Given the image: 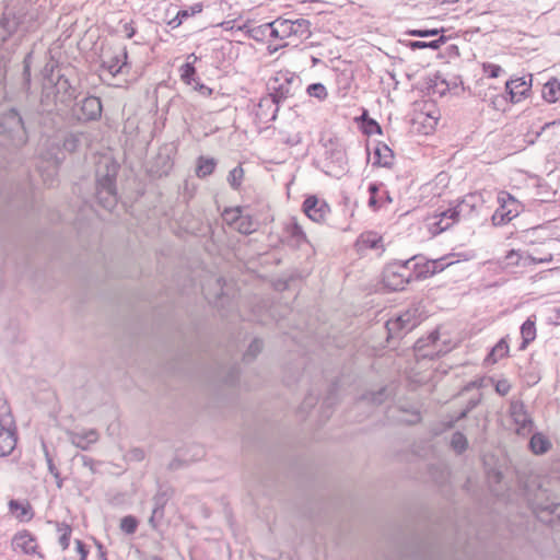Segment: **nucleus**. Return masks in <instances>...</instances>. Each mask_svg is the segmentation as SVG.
Wrapping results in <instances>:
<instances>
[{
  "label": "nucleus",
  "mask_w": 560,
  "mask_h": 560,
  "mask_svg": "<svg viewBox=\"0 0 560 560\" xmlns=\"http://www.w3.org/2000/svg\"><path fill=\"white\" fill-rule=\"evenodd\" d=\"M509 353V345L504 338H502L490 351L488 357L486 358L487 363L494 364L500 359L506 357Z\"/></svg>",
  "instance_id": "393cba45"
},
{
  "label": "nucleus",
  "mask_w": 560,
  "mask_h": 560,
  "mask_svg": "<svg viewBox=\"0 0 560 560\" xmlns=\"http://www.w3.org/2000/svg\"><path fill=\"white\" fill-rule=\"evenodd\" d=\"M194 89L198 91L202 96H210L212 94V89L199 81H196Z\"/></svg>",
  "instance_id": "6e6d98bb"
},
{
  "label": "nucleus",
  "mask_w": 560,
  "mask_h": 560,
  "mask_svg": "<svg viewBox=\"0 0 560 560\" xmlns=\"http://www.w3.org/2000/svg\"><path fill=\"white\" fill-rule=\"evenodd\" d=\"M374 154L377 159V164L386 167L392 165L394 159L393 151L386 144L376 147Z\"/></svg>",
  "instance_id": "c756f323"
},
{
  "label": "nucleus",
  "mask_w": 560,
  "mask_h": 560,
  "mask_svg": "<svg viewBox=\"0 0 560 560\" xmlns=\"http://www.w3.org/2000/svg\"><path fill=\"white\" fill-rule=\"evenodd\" d=\"M429 339H430L432 342H435V340L438 339V332H432V334L429 336Z\"/></svg>",
  "instance_id": "338daca9"
},
{
  "label": "nucleus",
  "mask_w": 560,
  "mask_h": 560,
  "mask_svg": "<svg viewBox=\"0 0 560 560\" xmlns=\"http://www.w3.org/2000/svg\"><path fill=\"white\" fill-rule=\"evenodd\" d=\"M156 518H161V517H160V514H153V513H152V515H151V516H150V518H149V524H150L153 528H156V522H155V520H156Z\"/></svg>",
  "instance_id": "e2e57ef3"
},
{
  "label": "nucleus",
  "mask_w": 560,
  "mask_h": 560,
  "mask_svg": "<svg viewBox=\"0 0 560 560\" xmlns=\"http://www.w3.org/2000/svg\"><path fill=\"white\" fill-rule=\"evenodd\" d=\"M280 103L270 94L260 98L257 108V116L265 121H272L277 118Z\"/></svg>",
  "instance_id": "f3484780"
},
{
  "label": "nucleus",
  "mask_w": 560,
  "mask_h": 560,
  "mask_svg": "<svg viewBox=\"0 0 560 560\" xmlns=\"http://www.w3.org/2000/svg\"><path fill=\"white\" fill-rule=\"evenodd\" d=\"M483 71L487 73L490 78H498L501 72L503 71L502 68L499 65L494 63H485L483 65Z\"/></svg>",
  "instance_id": "09e8293b"
},
{
  "label": "nucleus",
  "mask_w": 560,
  "mask_h": 560,
  "mask_svg": "<svg viewBox=\"0 0 560 560\" xmlns=\"http://www.w3.org/2000/svg\"><path fill=\"white\" fill-rule=\"evenodd\" d=\"M412 272V280L427 279L434 276V264L432 259H425L423 256H413L406 260Z\"/></svg>",
  "instance_id": "4468645a"
},
{
  "label": "nucleus",
  "mask_w": 560,
  "mask_h": 560,
  "mask_svg": "<svg viewBox=\"0 0 560 560\" xmlns=\"http://www.w3.org/2000/svg\"><path fill=\"white\" fill-rule=\"evenodd\" d=\"M411 281L412 272L406 260L390 262L383 270V283L392 291L404 290Z\"/></svg>",
  "instance_id": "20e7f679"
},
{
  "label": "nucleus",
  "mask_w": 560,
  "mask_h": 560,
  "mask_svg": "<svg viewBox=\"0 0 560 560\" xmlns=\"http://www.w3.org/2000/svg\"><path fill=\"white\" fill-rule=\"evenodd\" d=\"M197 60H198V57L195 54H190L187 56V61H190L191 66H194Z\"/></svg>",
  "instance_id": "0e129e2a"
},
{
  "label": "nucleus",
  "mask_w": 560,
  "mask_h": 560,
  "mask_svg": "<svg viewBox=\"0 0 560 560\" xmlns=\"http://www.w3.org/2000/svg\"><path fill=\"white\" fill-rule=\"evenodd\" d=\"M510 413L513 422L517 425V434H525L530 432L533 428V420L527 413L523 402L513 401L510 406Z\"/></svg>",
  "instance_id": "f8f14e48"
},
{
  "label": "nucleus",
  "mask_w": 560,
  "mask_h": 560,
  "mask_svg": "<svg viewBox=\"0 0 560 560\" xmlns=\"http://www.w3.org/2000/svg\"><path fill=\"white\" fill-rule=\"evenodd\" d=\"M0 133L7 135L13 145H22L26 141L23 120L15 109H10L0 117Z\"/></svg>",
  "instance_id": "39448f33"
},
{
  "label": "nucleus",
  "mask_w": 560,
  "mask_h": 560,
  "mask_svg": "<svg viewBox=\"0 0 560 560\" xmlns=\"http://www.w3.org/2000/svg\"><path fill=\"white\" fill-rule=\"evenodd\" d=\"M81 133H68L63 139V148L68 152H73L78 149L81 142Z\"/></svg>",
  "instance_id": "58836bf2"
},
{
  "label": "nucleus",
  "mask_w": 560,
  "mask_h": 560,
  "mask_svg": "<svg viewBox=\"0 0 560 560\" xmlns=\"http://www.w3.org/2000/svg\"><path fill=\"white\" fill-rule=\"evenodd\" d=\"M241 215L242 211L240 208H230L224 210L222 219L228 225L234 229Z\"/></svg>",
  "instance_id": "c9c22d12"
},
{
  "label": "nucleus",
  "mask_w": 560,
  "mask_h": 560,
  "mask_svg": "<svg viewBox=\"0 0 560 560\" xmlns=\"http://www.w3.org/2000/svg\"><path fill=\"white\" fill-rule=\"evenodd\" d=\"M451 445L457 453H463L468 445L467 439L463 433L455 432L452 436Z\"/></svg>",
  "instance_id": "a19ab883"
},
{
  "label": "nucleus",
  "mask_w": 560,
  "mask_h": 560,
  "mask_svg": "<svg viewBox=\"0 0 560 560\" xmlns=\"http://www.w3.org/2000/svg\"><path fill=\"white\" fill-rule=\"evenodd\" d=\"M542 98L548 103H556L560 100V81L556 78L548 80L541 90Z\"/></svg>",
  "instance_id": "5701e85b"
},
{
  "label": "nucleus",
  "mask_w": 560,
  "mask_h": 560,
  "mask_svg": "<svg viewBox=\"0 0 560 560\" xmlns=\"http://www.w3.org/2000/svg\"><path fill=\"white\" fill-rule=\"evenodd\" d=\"M215 166H217V161L213 158L200 156L198 159L196 174L200 178L209 176L213 173Z\"/></svg>",
  "instance_id": "bb28decb"
},
{
  "label": "nucleus",
  "mask_w": 560,
  "mask_h": 560,
  "mask_svg": "<svg viewBox=\"0 0 560 560\" xmlns=\"http://www.w3.org/2000/svg\"><path fill=\"white\" fill-rule=\"evenodd\" d=\"M370 199L369 206L373 209L381 207L385 203L393 201L388 190L384 188L383 184L373 183L369 186Z\"/></svg>",
  "instance_id": "6ab92c4d"
},
{
  "label": "nucleus",
  "mask_w": 560,
  "mask_h": 560,
  "mask_svg": "<svg viewBox=\"0 0 560 560\" xmlns=\"http://www.w3.org/2000/svg\"><path fill=\"white\" fill-rule=\"evenodd\" d=\"M262 350V341L259 339H254L250 345L248 346L247 351L244 354V361H252L254 360L258 353Z\"/></svg>",
  "instance_id": "ea45409f"
},
{
  "label": "nucleus",
  "mask_w": 560,
  "mask_h": 560,
  "mask_svg": "<svg viewBox=\"0 0 560 560\" xmlns=\"http://www.w3.org/2000/svg\"><path fill=\"white\" fill-rule=\"evenodd\" d=\"M524 259L530 260L534 264H540V262H549L552 259V254L548 253L545 256L536 257L533 255H527Z\"/></svg>",
  "instance_id": "864d4df0"
},
{
  "label": "nucleus",
  "mask_w": 560,
  "mask_h": 560,
  "mask_svg": "<svg viewBox=\"0 0 560 560\" xmlns=\"http://www.w3.org/2000/svg\"><path fill=\"white\" fill-rule=\"evenodd\" d=\"M261 28L269 30L270 36L279 39H287L292 37V20L278 18L270 23L260 25Z\"/></svg>",
  "instance_id": "dca6fc26"
},
{
  "label": "nucleus",
  "mask_w": 560,
  "mask_h": 560,
  "mask_svg": "<svg viewBox=\"0 0 560 560\" xmlns=\"http://www.w3.org/2000/svg\"><path fill=\"white\" fill-rule=\"evenodd\" d=\"M381 241V237L373 234L361 235L360 237V243L369 248H378Z\"/></svg>",
  "instance_id": "49530a36"
},
{
  "label": "nucleus",
  "mask_w": 560,
  "mask_h": 560,
  "mask_svg": "<svg viewBox=\"0 0 560 560\" xmlns=\"http://www.w3.org/2000/svg\"><path fill=\"white\" fill-rule=\"evenodd\" d=\"M500 207L492 214L494 225H503L516 218L523 210V206L509 192L501 191L498 195Z\"/></svg>",
  "instance_id": "423d86ee"
},
{
  "label": "nucleus",
  "mask_w": 560,
  "mask_h": 560,
  "mask_svg": "<svg viewBox=\"0 0 560 560\" xmlns=\"http://www.w3.org/2000/svg\"><path fill=\"white\" fill-rule=\"evenodd\" d=\"M369 126H370V129L368 130L369 133H372L374 130L376 132L381 133V127L375 120L371 119L369 121Z\"/></svg>",
  "instance_id": "13d9d810"
},
{
  "label": "nucleus",
  "mask_w": 560,
  "mask_h": 560,
  "mask_svg": "<svg viewBox=\"0 0 560 560\" xmlns=\"http://www.w3.org/2000/svg\"><path fill=\"white\" fill-rule=\"evenodd\" d=\"M284 235L288 238V241L294 246H300L301 244L306 242V235L302 226L294 218L290 219V221L285 224Z\"/></svg>",
  "instance_id": "aec40b11"
},
{
  "label": "nucleus",
  "mask_w": 560,
  "mask_h": 560,
  "mask_svg": "<svg viewBox=\"0 0 560 560\" xmlns=\"http://www.w3.org/2000/svg\"><path fill=\"white\" fill-rule=\"evenodd\" d=\"M202 4L201 3H195L192 4L189 9H185V10H182L177 13L176 18H174L170 24L173 26V27H177L178 25L182 24L183 22V19H186L188 16H192L197 13H200L202 11Z\"/></svg>",
  "instance_id": "7c9ffc66"
},
{
  "label": "nucleus",
  "mask_w": 560,
  "mask_h": 560,
  "mask_svg": "<svg viewBox=\"0 0 560 560\" xmlns=\"http://www.w3.org/2000/svg\"><path fill=\"white\" fill-rule=\"evenodd\" d=\"M42 176H43V180L46 185H48V186L54 185L55 179H54V177L50 178V174H48L47 176L45 174H42Z\"/></svg>",
  "instance_id": "680f3d73"
},
{
  "label": "nucleus",
  "mask_w": 560,
  "mask_h": 560,
  "mask_svg": "<svg viewBox=\"0 0 560 560\" xmlns=\"http://www.w3.org/2000/svg\"><path fill=\"white\" fill-rule=\"evenodd\" d=\"M533 75L529 74L528 79L525 77L514 78L505 83V91L510 96L511 103H518L527 97L532 90Z\"/></svg>",
  "instance_id": "9b49d317"
},
{
  "label": "nucleus",
  "mask_w": 560,
  "mask_h": 560,
  "mask_svg": "<svg viewBox=\"0 0 560 560\" xmlns=\"http://www.w3.org/2000/svg\"><path fill=\"white\" fill-rule=\"evenodd\" d=\"M521 259H523L522 254L518 250H510L505 256V261L508 266L518 265Z\"/></svg>",
  "instance_id": "8fccbe9b"
},
{
  "label": "nucleus",
  "mask_w": 560,
  "mask_h": 560,
  "mask_svg": "<svg viewBox=\"0 0 560 560\" xmlns=\"http://www.w3.org/2000/svg\"><path fill=\"white\" fill-rule=\"evenodd\" d=\"M55 86L58 95L61 92L63 93L61 96V102H66L67 100H71L75 96V90L70 85L69 80L62 75L58 78Z\"/></svg>",
  "instance_id": "c85d7f7f"
},
{
  "label": "nucleus",
  "mask_w": 560,
  "mask_h": 560,
  "mask_svg": "<svg viewBox=\"0 0 560 560\" xmlns=\"http://www.w3.org/2000/svg\"><path fill=\"white\" fill-rule=\"evenodd\" d=\"M12 544L15 549H20L27 555L34 553L36 551L35 538L26 530L16 534Z\"/></svg>",
  "instance_id": "412c9836"
},
{
  "label": "nucleus",
  "mask_w": 560,
  "mask_h": 560,
  "mask_svg": "<svg viewBox=\"0 0 560 560\" xmlns=\"http://www.w3.org/2000/svg\"><path fill=\"white\" fill-rule=\"evenodd\" d=\"M552 513H555L560 518V511L558 505L553 508Z\"/></svg>",
  "instance_id": "774afa93"
},
{
  "label": "nucleus",
  "mask_w": 560,
  "mask_h": 560,
  "mask_svg": "<svg viewBox=\"0 0 560 560\" xmlns=\"http://www.w3.org/2000/svg\"><path fill=\"white\" fill-rule=\"evenodd\" d=\"M301 89V79L292 72H278L268 82L269 93L281 104Z\"/></svg>",
  "instance_id": "f257e3e1"
},
{
  "label": "nucleus",
  "mask_w": 560,
  "mask_h": 560,
  "mask_svg": "<svg viewBox=\"0 0 560 560\" xmlns=\"http://www.w3.org/2000/svg\"><path fill=\"white\" fill-rule=\"evenodd\" d=\"M125 28L127 31V37L131 38L135 35V30L132 27H128V24L125 25Z\"/></svg>",
  "instance_id": "69168bd1"
},
{
  "label": "nucleus",
  "mask_w": 560,
  "mask_h": 560,
  "mask_svg": "<svg viewBox=\"0 0 560 560\" xmlns=\"http://www.w3.org/2000/svg\"><path fill=\"white\" fill-rule=\"evenodd\" d=\"M453 257H455V254H450V255L443 256L439 259H432V262H435L434 264V275L443 271L446 267L453 265L456 261V260L451 259Z\"/></svg>",
  "instance_id": "a18cd8bd"
},
{
  "label": "nucleus",
  "mask_w": 560,
  "mask_h": 560,
  "mask_svg": "<svg viewBox=\"0 0 560 560\" xmlns=\"http://www.w3.org/2000/svg\"><path fill=\"white\" fill-rule=\"evenodd\" d=\"M389 397L387 387H382L377 392H372L362 397V401L381 405Z\"/></svg>",
  "instance_id": "2f4dec72"
},
{
  "label": "nucleus",
  "mask_w": 560,
  "mask_h": 560,
  "mask_svg": "<svg viewBox=\"0 0 560 560\" xmlns=\"http://www.w3.org/2000/svg\"><path fill=\"white\" fill-rule=\"evenodd\" d=\"M179 71L180 79L183 80V82H185L186 84H191L192 82L196 83V69L194 66H191L190 61H186V63L180 67Z\"/></svg>",
  "instance_id": "e433bc0d"
},
{
  "label": "nucleus",
  "mask_w": 560,
  "mask_h": 560,
  "mask_svg": "<svg viewBox=\"0 0 560 560\" xmlns=\"http://www.w3.org/2000/svg\"><path fill=\"white\" fill-rule=\"evenodd\" d=\"M418 307L408 308L402 314L387 320L386 328L390 336H397L400 331H410L421 323Z\"/></svg>",
  "instance_id": "0eeeda50"
},
{
  "label": "nucleus",
  "mask_w": 560,
  "mask_h": 560,
  "mask_svg": "<svg viewBox=\"0 0 560 560\" xmlns=\"http://www.w3.org/2000/svg\"><path fill=\"white\" fill-rule=\"evenodd\" d=\"M16 433L10 417H0V457L10 455L16 446Z\"/></svg>",
  "instance_id": "1a4fd4ad"
},
{
  "label": "nucleus",
  "mask_w": 560,
  "mask_h": 560,
  "mask_svg": "<svg viewBox=\"0 0 560 560\" xmlns=\"http://www.w3.org/2000/svg\"><path fill=\"white\" fill-rule=\"evenodd\" d=\"M138 521L132 515H127L120 521V529L126 534H133L137 530Z\"/></svg>",
  "instance_id": "79ce46f5"
},
{
  "label": "nucleus",
  "mask_w": 560,
  "mask_h": 560,
  "mask_svg": "<svg viewBox=\"0 0 560 560\" xmlns=\"http://www.w3.org/2000/svg\"><path fill=\"white\" fill-rule=\"evenodd\" d=\"M482 382H483L482 378H479V380H476V381H471L470 383H468L466 385L465 389L469 390V389L475 388V387H481L482 386Z\"/></svg>",
  "instance_id": "bf43d9fd"
},
{
  "label": "nucleus",
  "mask_w": 560,
  "mask_h": 560,
  "mask_svg": "<svg viewBox=\"0 0 560 560\" xmlns=\"http://www.w3.org/2000/svg\"><path fill=\"white\" fill-rule=\"evenodd\" d=\"M551 448L550 440L542 433H534L529 440V450L535 455L546 454Z\"/></svg>",
  "instance_id": "4be33fe9"
},
{
  "label": "nucleus",
  "mask_w": 560,
  "mask_h": 560,
  "mask_svg": "<svg viewBox=\"0 0 560 560\" xmlns=\"http://www.w3.org/2000/svg\"><path fill=\"white\" fill-rule=\"evenodd\" d=\"M480 200L481 196L479 194H470L466 196L456 207L450 208L435 215L434 218L438 220L431 224L433 233H442L450 229L454 223L458 221L459 215L465 208L474 209Z\"/></svg>",
  "instance_id": "f03ea898"
},
{
  "label": "nucleus",
  "mask_w": 560,
  "mask_h": 560,
  "mask_svg": "<svg viewBox=\"0 0 560 560\" xmlns=\"http://www.w3.org/2000/svg\"><path fill=\"white\" fill-rule=\"evenodd\" d=\"M154 508H153V514H160V517H163L164 514V506L167 502V497L165 492H158L153 497Z\"/></svg>",
  "instance_id": "37998d69"
},
{
  "label": "nucleus",
  "mask_w": 560,
  "mask_h": 560,
  "mask_svg": "<svg viewBox=\"0 0 560 560\" xmlns=\"http://www.w3.org/2000/svg\"><path fill=\"white\" fill-rule=\"evenodd\" d=\"M45 455H46V460H47V466H48L49 472L54 476L55 479H58L59 478V470L55 466L52 459L50 458V456H49V454L47 452V450H45Z\"/></svg>",
  "instance_id": "5fc2aeb1"
},
{
  "label": "nucleus",
  "mask_w": 560,
  "mask_h": 560,
  "mask_svg": "<svg viewBox=\"0 0 560 560\" xmlns=\"http://www.w3.org/2000/svg\"><path fill=\"white\" fill-rule=\"evenodd\" d=\"M408 34L411 36H417V37H430V36H436L439 34V30H436V28L410 30V31H408Z\"/></svg>",
  "instance_id": "3c124183"
},
{
  "label": "nucleus",
  "mask_w": 560,
  "mask_h": 560,
  "mask_svg": "<svg viewBox=\"0 0 560 560\" xmlns=\"http://www.w3.org/2000/svg\"><path fill=\"white\" fill-rule=\"evenodd\" d=\"M77 551L81 555V560H85L88 556V550L85 549L84 544L81 540L75 541Z\"/></svg>",
  "instance_id": "4d7b16f0"
},
{
  "label": "nucleus",
  "mask_w": 560,
  "mask_h": 560,
  "mask_svg": "<svg viewBox=\"0 0 560 560\" xmlns=\"http://www.w3.org/2000/svg\"><path fill=\"white\" fill-rule=\"evenodd\" d=\"M327 173L335 177H340L347 171V156L345 151L335 150L330 153L329 162L327 163Z\"/></svg>",
  "instance_id": "a211bd4d"
},
{
  "label": "nucleus",
  "mask_w": 560,
  "mask_h": 560,
  "mask_svg": "<svg viewBox=\"0 0 560 560\" xmlns=\"http://www.w3.org/2000/svg\"><path fill=\"white\" fill-rule=\"evenodd\" d=\"M116 174V165L108 163H106V173L103 175L97 174L96 197L106 209H112L117 202Z\"/></svg>",
  "instance_id": "7ed1b4c3"
},
{
  "label": "nucleus",
  "mask_w": 560,
  "mask_h": 560,
  "mask_svg": "<svg viewBox=\"0 0 560 560\" xmlns=\"http://www.w3.org/2000/svg\"><path fill=\"white\" fill-rule=\"evenodd\" d=\"M67 436L72 445L83 451L90 448L92 444H95L98 439V432L95 429H83L80 431H67Z\"/></svg>",
  "instance_id": "2eb2a0df"
},
{
  "label": "nucleus",
  "mask_w": 560,
  "mask_h": 560,
  "mask_svg": "<svg viewBox=\"0 0 560 560\" xmlns=\"http://www.w3.org/2000/svg\"><path fill=\"white\" fill-rule=\"evenodd\" d=\"M307 93L312 97H316L320 101L325 100L328 95L327 90L322 83H313L308 85Z\"/></svg>",
  "instance_id": "c03bdc74"
},
{
  "label": "nucleus",
  "mask_w": 560,
  "mask_h": 560,
  "mask_svg": "<svg viewBox=\"0 0 560 560\" xmlns=\"http://www.w3.org/2000/svg\"><path fill=\"white\" fill-rule=\"evenodd\" d=\"M445 43V37L441 36L438 39L431 40V42H420L415 40L409 43V47L413 50L416 49H423V48H431V49H439L443 44Z\"/></svg>",
  "instance_id": "473e14b6"
},
{
  "label": "nucleus",
  "mask_w": 560,
  "mask_h": 560,
  "mask_svg": "<svg viewBox=\"0 0 560 560\" xmlns=\"http://www.w3.org/2000/svg\"><path fill=\"white\" fill-rule=\"evenodd\" d=\"M511 389V385L506 380L498 381L495 384V390L501 396H505Z\"/></svg>",
  "instance_id": "603ef678"
},
{
  "label": "nucleus",
  "mask_w": 560,
  "mask_h": 560,
  "mask_svg": "<svg viewBox=\"0 0 560 560\" xmlns=\"http://www.w3.org/2000/svg\"><path fill=\"white\" fill-rule=\"evenodd\" d=\"M102 102L96 96H86L75 104L72 112L80 121L97 120L102 115Z\"/></svg>",
  "instance_id": "6e6552de"
},
{
  "label": "nucleus",
  "mask_w": 560,
  "mask_h": 560,
  "mask_svg": "<svg viewBox=\"0 0 560 560\" xmlns=\"http://www.w3.org/2000/svg\"><path fill=\"white\" fill-rule=\"evenodd\" d=\"M260 28V26L254 28L252 32H253V37L255 39H258V37L261 35H265L266 32H269V30H265V28H261L260 31H258Z\"/></svg>",
  "instance_id": "052dcab7"
},
{
  "label": "nucleus",
  "mask_w": 560,
  "mask_h": 560,
  "mask_svg": "<svg viewBox=\"0 0 560 560\" xmlns=\"http://www.w3.org/2000/svg\"><path fill=\"white\" fill-rule=\"evenodd\" d=\"M244 171L241 166H236L230 171L228 182L232 188L237 189L243 180Z\"/></svg>",
  "instance_id": "4c0bfd02"
},
{
  "label": "nucleus",
  "mask_w": 560,
  "mask_h": 560,
  "mask_svg": "<svg viewBox=\"0 0 560 560\" xmlns=\"http://www.w3.org/2000/svg\"><path fill=\"white\" fill-rule=\"evenodd\" d=\"M9 509L12 513H15L18 520L24 522L32 518L31 505L23 503L18 500H11L9 502Z\"/></svg>",
  "instance_id": "b1692460"
},
{
  "label": "nucleus",
  "mask_w": 560,
  "mask_h": 560,
  "mask_svg": "<svg viewBox=\"0 0 560 560\" xmlns=\"http://www.w3.org/2000/svg\"><path fill=\"white\" fill-rule=\"evenodd\" d=\"M311 23L305 19L292 20V37L296 39L307 38L311 34Z\"/></svg>",
  "instance_id": "cd10ccee"
},
{
  "label": "nucleus",
  "mask_w": 560,
  "mask_h": 560,
  "mask_svg": "<svg viewBox=\"0 0 560 560\" xmlns=\"http://www.w3.org/2000/svg\"><path fill=\"white\" fill-rule=\"evenodd\" d=\"M234 229L242 234H250L256 230L255 222L252 218L249 215H244L243 213Z\"/></svg>",
  "instance_id": "72a5a7b5"
},
{
  "label": "nucleus",
  "mask_w": 560,
  "mask_h": 560,
  "mask_svg": "<svg viewBox=\"0 0 560 560\" xmlns=\"http://www.w3.org/2000/svg\"><path fill=\"white\" fill-rule=\"evenodd\" d=\"M1 26L8 33V35H10L13 32H15L18 22L15 21V19L10 20L9 13H4L3 19L1 21Z\"/></svg>",
  "instance_id": "de8ad7c7"
},
{
  "label": "nucleus",
  "mask_w": 560,
  "mask_h": 560,
  "mask_svg": "<svg viewBox=\"0 0 560 560\" xmlns=\"http://www.w3.org/2000/svg\"><path fill=\"white\" fill-rule=\"evenodd\" d=\"M304 213L314 222H323L329 212V207L324 200L315 196L307 197L303 202Z\"/></svg>",
  "instance_id": "ddd939ff"
},
{
  "label": "nucleus",
  "mask_w": 560,
  "mask_h": 560,
  "mask_svg": "<svg viewBox=\"0 0 560 560\" xmlns=\"http://www.w3.org/2000/svg\"><path fill=\"white\" fill-rule=\"evenodd\" d=\"M58 533H59V544L62 550H66L70 545V537L72 529L68 524H58Z\"/></svg>",
  "instance_id": "f704fd0d"
},
{
  "label": "nucleus",
  "mask_w": 560,
  "mask_h": 560,
  "mask_svg": "<svg viewBox=\"0 0 560 560\" xmlns=\"http://www.w3.org/2000/svg\"><path fill=\"white\" fill-rule=\"evenodd\" d=\"M521 335H522V345L521 349H525L529 342H532L536 338V326L535 322L530 318H527L523 325L521 326Z\"/></svg>",
  "instance_id": "a878e982"
},
{
  "label": "nucleus",
  "mask_w": 560,
  "mask_h": 560,
  "mask_svg": "<svg viewBox=\"0 0 560 560\" xmlns=\"http://www.w3.org/2000/svg\"><path fill=\"white\" fill-rule=\"evenodd\" d=\"M127 50L125 47L113 51L110 55H104L102 59V68L107 71L112 77L122 73L128 69Z\"/></svg>",
  "instance_id": "9d476101"
}]
</instances>
